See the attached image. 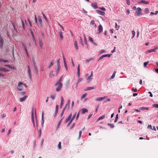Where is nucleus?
<instances>
[{"instance_id": "nucleus-64", "label": "nucleus", "mask_w": 158, "mask_h": 158, "mask_svg": "<svg viewBox=\"0 0 158 158\" xmlns=\"http://www.w3.org/2000/svg\"><path fill=\"white\" fill-rule=\"evenodd\" d=\"M19 88H18V89L19 91H22L23 89V88L22 86H19Z\"/></svg>"}, {"instance_id": "nucleus-28", "label": "nucleus", "mask_w": 158, "mask_h": 158, "mask_svg": "<svg viewBox=\"0 0 158 158\" xmlns=\"http://www.w3.org/2000/svg\"><path fill=\"white\" fill-rule=\"evenodd\" d=\"M53 72L52 71H50L49 73V76L51 77H52L54 76V74L53 73Z\"/></svg>"}, {"instance_id": "nucleus-8", "label": "nucleus", "mask_w": 158, "mask_h": 158, "mask_svg": "<svg viewBox=\"0 0 158 158\" xmlns=\"http://www.w3.org/2000/svg\"><path fill=\"white\" fill-rule=\"evenodd\" d=\"M31 120L32 121V123H33L34 126L35 127V121L34 119V113L33 111H32L31 113Z\"/></svg>"}, {"instance_id": "nucleus-15", "label": "nucleus", "mask_w": 158, "mask_h": 158, "mask_svg": "<svg viewBox=\"0 0 158 158\" xmlns=\"http://www.w3.org/2000/svg\"><path fill=\"white\" fill-rule=\"evenodd\" d=\"M27 97V95L23 97L22 98H20V101L21 102H23L26 100V99Z\"/></svg>"}, {"instance_id": "nucleus-45", "label": "nucleus", "mask_w": 158, "mask_h": 158, "mask_svg": "<svg viewBox=\"0 0 158 158\" xmlns=\"http://www.w3.org/2000/svg\"><path fill=\"white\" fill-rule=\"evenodd\" d=\"M31 34H32V37H33V41L34 42H35V43L36 44V41H35V36H34V35H33V32H31Z\"/></svg>"}, {"instance_id": "nucleus-13", "label": "nucleus", "mask_w": 158, "mask_h": 158, "mask_svg": "<svg viewBox=\"0 0 158 158\" xmlns=\"http://www.w3.org/2000/svg\"><path fill=\"white\" fill-rule=\"evenodd\" d=\"M77 76L78 77H79L80 76V64H79L78 65L77 68Z\"/></svg>"}, {"instance_id": "nucleus-39", "label": "nucleus", "mask_w": 158, "mask_h": 158, "mask_svg": "<svg viewBox=\"0 0 158 158\" xmlns=\"http://www.w3.org/2000/svg\"><path fill=\"white\" fill-rule=\"evenodd\" d=\"M107 125L110 126V128H113L114 127V125L111 123H108Z\"/></svg>"}, {"instance_id": "nucleus-5", "label": "nucleus", "mask_w": 158, "mask_h": 158, "mask_svg": "<svg viewBox=\"0 0 158 158\" xmlns=\"http://www.w3.org/2000/svg\"><path fill=\"white\" fill-rule=\"evenodd\" d=\"M103 28L102 26L100 24L98 27V33L99 34L100 32H101L103 30Z\"/></svg>"}, {"instance_id": "nucleus-4", "label": "nucleus", "mask_w": 158, "mask_h": 158, "mask_svg": "<svg viewBox=\"0 0 158 158\" xmlns=\"http://www.w3.org/2000/svg\"><path fill=\"white\" fill-rule=\"evenodd\" d=\"M27 69L28 73V74L29 77L30 79H31V74L30 70V66L29 65H28L27 66Z\"/></svg>"}, {"instance_id": "nucleus-57", "label": "nucleus", "mask_w": 158, "mask_h": 158, "mask_svg": "<svg viewBox=\"0 0 158 158\" xmlns=\"http://www.w3.org/2000/svg\"><path fill=\"white\" fill-rule=\"evenodd\" d=\"M89 40L91 42H92L93 41V40L92 38L90 36H89Z\"/></svg>"}, {"instance_id": "nucleus-40", "label": "nucleus", "mask_w": 158, "mask_h": 158, "mask_svg": "<svg viewBox=\"0 0 158 158\" xmlns=\"http://www.w3.org/2000/svg\"><path fill=\"white\" fill-rule=\"evenodd\" d=\"M111 55H112V54H105V55H103V56H104V57H110L111 56Z\"/></svg>"}, {"instance_id": "nucleus-38", "label": "nucleus", "mask_w": 158, "mask_h": 158, "mask_svg": "<svg viewBox=\"0 0 158 158\" xmlns=\"http://www.w3.org/2000/svg\"><path fill=\"white\" fill-rule=\"evenodd\" d=\"M32 62L33 63V64L34 66H36V63L35 62V59H34V58H32Z\"/></svg>"}, {"instance_id": "nucleus-60", "label": "nucleus", "mask_w": 158, "mask_h": 158, "mask_svg": "<svg viewBox=\"0 0 158 158\" xmlns=\"http://www.w3.org/2000/svg\"><path fill=\"white\" fill-rule=\"evenodd\" d=\"M84 41L85 42V44H87V40H86L85 35H84Z\"/></svg>"}, {"instance_id": "nucleus-53", "label": "nucleus", "mask_w": 158, "mask_h": 158, "mask_svg": "<svg viewBox=\"0 0 158 158\" xmlns=\"http://www.w3.org/2000/svg\"><path fill=\"white\" fill-rule=\"evenodd\" d=\"M0 61H3L4 62H8V60H3V59H0Z\"/></svg>"}, {"instance_id": "nucleus-33", "label": "nucleus", "mask_w": 158, "mask_h": 158, "mask_svg": "<svg viewBox=\"0 0 158 158\" xmlns=\"http://www.w3.org/2000/svg\"><path fill=\"white\" fill-rule=\"evenodd\" d=\"M62 76H61L60 78V79H59V80L56 83H62L61 82V81L62 79Z\"/></svg>"}, {"instance_id": "nucleus-63", "label": "nucleus", "mask_w": 158, "mask_h": 158, "mask_svg": "<svg viewBox=\"0 0 158 158\" xmlns=\"http://www.w3.org/2000/svg\"><path fill=\"white\" fill-rule=\"evenodd\" d=\"M90 24L91 25H93L94 24V20H92L90 22Z\"/></svg>"}, {"instance_id": "nucleus-11", "label": "nucleus", "mask_w": 158, "mask_h": 158, "mask_svg": "<svg viewBox=\"0 0 158 158\" xmlns=\"http://www.w3.org/2000/svg\"><path fill=\"white\" fill-rule=\"evenodd\" d=\"M44 112H42V120H41V125L42 127H43L44 126Z\"/></svg>"}, {"instance_id": "nucleus-9", "label": "nucleus", "mask_w": 158, "mask_h": 158, "mask_svg": "<svg viewBox=\"0 0 158 158\" xmlns=\"http://www.w3.org/2000/svg\"><path fill=\"white\" fill-rule=\"evenodd\" d=\"M107 98V97H106V96H104V97H102L98 98H97L96 99V100L97 101H102V100L105 99V98Z\"/></svg>"}, {"instance_id": "nucleus-47", "label": "nucleus", "mask_w": 158, "mask_h": 158, "mask_svg": "<svg viewBox=\"0 0 158 158\" xmlns=\"http://www.w3.org/2000/svg\"><path fill=\"white\" fill-rule=\"evenodd\" d=\"M144 11L146 14H148L149 13V10L148 8H145L144 10Z\"/></svg>"}, {"instance_id": "nucleus-19", "label": "nucleus", "mask_w": 158, "mask_h": 158, "mask_svg": "<svg viewBox=\"0 0 158 158\" xmlns=\"http://www.w3.org/2000/svg\"><path fill=\"white\" fill-rule=\"evenodd\" d=\"M59 35L60 37V39L61 40H62L63 39V35H62V31H59Z\"/></svg>"}, {"instance_id": "nucleus-44", "label": "nucleus", "mask_w": 158, "mask_h": 158, "mask_svg": "<svg viewBox=\"0 0 158 158\" xmlns=\"http://www.w3.org/2000/svg\"><path fill=\"white\" fill-rule=\"evenodd\" d=\"M118 119V114H117L116 115V116L115 117V120L114 121V122L116 123V122H117Z\"/></svg>"}, {"instance_id": "nucleus-51", "label": "nucleus", "mask_w": 158, "mask_h": 158, "mask_svg": "<svg viewBox=\"0 0 158 158\" xmlns=\"http://www.w3.org/2000/svg\"><path fill=\"white\" fill-rule=\"evenodd\" d=\"M87 95V93H85L83 95H82V97H81V99H82L83 98H85V97Z\"/></svg>"}, {"instance_id": "nucleus-48", "label": "nucleus", "mask_w": 158, "mask_h": 158, "mask_svg": "<svg viewBox=\"0 0 158 158\" xmlns=\"http://www.w3.org/2000/svg\"><path fill=\"white\" fill-rule=\"evenodd\" d=\"M106 52V51L105 50H102L100 52V54H102L103 53Z\"/></svg>"}, {"instance_id": "nucleus-55", "label": "nucleus", "mask_w": 158, "mask_h": 158, "mask_svg": "<svg viewBox=\"0 0 158 158\" xmlns=\"http://www.w3.org/2000/svg\"><path fill=\"white\" fill-rule=\"evenodd\" d=\"M149 63V61H148L146 62H145L144 63V66L145 67H146L147 66V65L148 64V63Z\"/></svg>"}, {"instance_id": "nucleus-7", "label": "nucleus", "mask_w": 158, "mask_h": 158, "mask_svg": "<svg viewBox=\"0 0 158 158\" xmlns=\"http://www.w3.org/2000/svg\"><path fill=\"white\" fill-rule=\"evenodd\" d=\"M79 111H80V112L82 114H85V113L87 112L88 110L84 108L81 109V110H80Z\"/></svg>"}, {"instance_id": "nucleus-37", "label": "nucleus", "mask_w": 158, "mask_h": 158, "mask_svg": "<svg viewBox=\"0 0 158 158\" xmlns=\"http://www.w3.org/2000/svg\"><path fill=\"white\" fill-rule=\"evenodd\" d=\"M3 39H1L0 40V45L1 47L3 46Z\"/></svg>"}, {"instance_id": "nucleus-54", "label": "nucleus", "mask_w": 158, "mask_h": 158, "mask_svg": "<svg viewBox=\"0 0 158 158\" xmlns=\"http://www.w3.org/2000/svg\"><path fill=\"white\" fill-rule=\"evenodd\" d=\"M55 97H56L55 95H51L50 96L51 98H52V99H54L55 98Z\"/></svg>"}, {"instance_id": "nucleus-20", "label": "nucleus", "mask_w": 158, "mask_h": 158, "mask_svg": "<svg viewBox=\"0 0 158 158\" xmlns=\"http://www.w3.org/2000/svg\"><path fill=\"white\" fill-rule=\"evenodd\" d=\"M64 103V99L63 97H61V104L60 105V107L61 108L63 106V105Z\"/></svg>"}, {"instance_id": "nucleus-3", "label": "nucleus", "mask_w": 158, "mask_h": 158, "mask_svg": "<svg viewBox=\"0 0 158 158\" xmlns=\"http://www.w3.org/2000/svg\"><path fill=\"white\" fill-rule=\"evenodd\" d=\"M93 72L92 71L90 75L87 78V80L88 81V82H90L91 80L92 79V77L93 76Z\"/></svg>"}, {"instance_id": "nucleus-56", "label": "nucleus", "mask_w": 158, "mask_h": 158, "mask_svg": "<svg viewBox=\"0 0 158 158\" xmlns=\"http://www.w3.org/2000/svg\"><path fill=\"white\" fill-rule=\"evenodd\" d=\"M153 106L154 107H156V108H158V104H153Z\"/></svg>"}, {"instance_id": "nucleus-62", "label": "nucleus", "mask_w": 158, "mask_h": 158, "mask_svg": "<svg viewBox=\"0 0 158 158\" xmlns=\"http://www.w3.org/2000/svg\"><path fill=\"white\" fill-rule=\"evenodd\" d=\"M99 9L104 11H105L106 10V9L104 7H99Z\"/></svg>"}, {"instance_id": "nucleus-34", "label": "nucleus", "mask_w": 158, "mask_h": 158, "mask_svg": "<svg viewBox=\"0 0 158 158\" xmlns=\"http://www.w3.org/2000/svg\"><path fill=\"white\" fill-rule=\"evenodd\" d=\"M155 52V51L154 48H153V49H152L148 50L147 52L148 53H149L151 52Z\"/></svg>"}, {"instance_id": "nucleus-49", "label": "nucleus", "mask_w": 158, "mask_h": 158, "mask_svg": "<svg viewBox=\"0 0 158 158\" xmlns=\"http://www.w3.org/2000/svg\"><path fill=\"white\" fill-rule=\"evenodd\" d=\"M80 42L81 44L82 45H83V40L81 37H80Z\"/></svg>"}, {"instance_id": "nucleus-52", "label": "nucleus", "mask_w": 158, "mask_h": 158, "mask_svg": "<svg viewBox=\"0 0 158 158\" xmlns=\"http://www.w3.org/2000/svg\"><path fill=\"white\" fill-rule=\"evenodd\" d=\"M81 133H82L81 131H80L79 132V136H78V139H80L81 137Z\"/></svg>"}, {"instance_id": "nucleus-36", "label": "nucleus", "mask_w": 158, "mask_h": 158, "mask_svg": "<svg viewBox=\"0 0 158 158\" xmlns=\"http://www.w3.org/2000/svg\"><path fill=\"white\" fill-rule=\"evenodd\" d=\"M115 73H116V72L114 71L112 75V76H111V77H110L111 79H113L115 75Z\"/></svg>"}, {"instance_id": "nucleus-29", "label": "nucleus", "mask_w": 158, "mask_h": 158, "mask_svg": "<svg viewBox=\"0 0 158 158\" xmlns=\"http://www.w3.org/2000/svg\"><path fill=\"white\" fill-rule=\"evenodd\" d=\"M131 34L132 35V36L131 37V39H133L135 36V32L133 30L131 31Z\"/></svg>"}, {"instance_id": "nucleus-22", "label": "nucleus", "mask_w": 158, "mask_h": 158, "mask_svg": "<svg viewBox=\"0 0 158 158\" xmlns=\"http://www.w3.org/2000/svg\"><path fill=\"white\" fill-rule=\"evenodd\" d=\"M4 66L7 67L11 69H15V68H14V67L11 65L7 64V65H5Z\"/></svg>"}, {"instance_id": "nucleus-30", "label": "nucleus", "mask_w": 158, "mask_h": 158, "mask_svg": "<svg viewBox=\"0 0 158 158\" xmlns=\"http://www.w3.org/2000/svg\"><path fill=\"white\" fill-rule=\"evenodd\" d=\"M68 105V104L67 105H66V106L64 107L63 110H62V111L60 114V116L61 117H62L64 113V111L66 110V108L67 107V106Z\"/></svg>"}, {"instance_id": "nucleus-58", "label": "nucleus", "mask_w": 158, "mask_h": 158, "mask_svg": "<svg viewBox=\"0 0 158 158\" xmlns=\"http://www.w3.org/2000/svg\"><path fill=\"white\" fill-rule=\"evenodd\" d=\"M34 68L35 70V71L37 73L38 72V71L37 67V66H34Z\"/></svg>"}, {"instance_id": "nucleus-16", "label": "nucleus", "mask_w": 158, "mask_h": 158, "mask_svg": "<svg viewBox=\"0 0 158 158\" xmlns=\"http://www.w3.org/2000/svg\"><path fill=\"white\" fill-rule=\"evenodd\" d=\"M91 6L94 9L98 8V6L97 3H91Z\"/></svg>"}, {"instance_id": "nucleus-12", "label": "nucleus", "mask_w": 158, "mask_h": 158, "mask_svg": "<svg viewBox=\"0 0 158 158\" xmlns=\"http://www.w3.org/2000/svg\"><path fill=\"white\" fill-rule=\"evenodd\" d=\"M22 45H23V47L24 48V49L25 50V52H26L27 55L28 56V54L27 51V49L25 45L24 44V43L23 42H22Z\"/></svg>"}, {"instance_id": "nucleus-32", "label": "nucleus", "mask_w": 158, "mask_h": 158, "mask_svg": "<svg viewBox=\"0 0 158 158\" xmlns=\"http://www.w3.org/2000/svg\"><path fill=\"white\" fill-rule=\"evenodd\" d=\"M56 65L57 66H60V59H59L57 61Z\"/></svg>"}, {"instance_id": "nucleus-23", "label": "nucleus", "mask_w": 158, "mask_h": 158, "mask_svg": "<svg viewBox=\"0 0 158 158\" xmlns=\"http://www.w3.org/2000/svg\"><path fill=\"white\" fill-rule=\"evenodd\" d=\"M96 88L95 87H88L86 88V89H85V90H89L92 89H94Z\"/></svg>"}, {"instance_id": "nucleus-41", "label": "nucleus", "mask_w": 158, "mask_h": 158, "mask_svg": "<svg viewBox=\"0 0 158 158\" xmlns=\"http://www.w3.org/2000/svg\"><path fill=\"white\" fill-rule=\"evenodd\" d=\"M120 26L117 25V23H115V28L117 30H118Z\"/></svg>"}, {"instance_id": "nucleus-46", "label": "nucleus", "mask_w": 158, "mask_h": 158, "mask_svg": "<svg viewBox=\"0 0 158 158\" xmlns=\"http://www.w3.org/2000/svg\"><path fill=\"white\" fill-rule=\"evenodd\" d=\"M62 119L58 123V126H57V128H58L60 126V125L62 122Z\"/></svg>"}, {"instance_id": "nucleus-17", "label": "nucleus", "mask_w": 158, "mask_h": 158, "mask_svg": "<svg viewBox=\"0 0 158 158\" xmlns=\"http://www.w3.org/2000/svg\"><path fill=\"white\" fill-rule=\"evenodd\" d=\"M38 22L40 25H42V19L40 16H39L38 17Z\"/></svg>"}, {"instance_id": "nucleus-42", "label": "nucleus", "mask_w": 158, "mask_h": 158, "mask_svg": "<svg viewBox=\"0 0 158 158\" xmlns=\"http://www.w3.org/2000/svg\"><path fill=\"white\" fill-rule=\"evenodd\" d=\"M82 79L81 78H79V79H78V82H77V84H76V87H77V84H78L79 82H80L81 81H82Z\"/></svg>"}, {"instance_id": "nucleus-1", "label": "nucleus", "mask_w": 158, "mask_h": 158, "mask_svg": "<svg viewBox=\"0 0 158 158\" xmlns=\"http://www.w3.org/2000/svg\"><path fill=\"white\" fill-rule=\"evenodd\" d=\"M55 85L56 86H58L56 89V91L57 92H59L60 91L62 87V83H56Z\"/></svg>"}, {"instance_id": "nucleus-24", "label": "nucleus", "mask_w": 158, "mask_h": 158, "mask_svg": "<svg viewBox=\"0 0 158 158\" xmlns=\"http://www.w3.org/2000/svg\"><path fill=\"white\" fill-rule=\"evenodd\" d=\"M105 115H103L99 117L97 120V121L98 122L99 121L104 118L105 117Z\"/></svg>"}, {"instance_id": "nucleus-31", "label": "nucleus", "mask_w": 158, "mask_h": 158, "mask_svg": "<svg viewBox=\"0 0 158 158\" xmlns=\"http://www.w3.org/2000/svg\"><path fill=\"white\" fill-rule=\"evenodd\" d=\"M141 2L142 3L145 4H148L149 3V2H147L144 0H142L141 1Z\"/></svg>"}, {"instance_id": "nucleus-18", "label": "nucleus", "mask_w": 158, "mask_h": 158, "mask_svg": "<svg viewBox=\"0 0 158 158\" xmlns=\"http://www.w3.org/2000/svg\"><path fill=\"white\" fill-rule=\"evenodd\" d=\"M74 46L75 48L77 50H78V44L76 41H74Z\"/></svg>"}, {"instance_id": "nucleus-25", "label": "nucleus", "mask_w": 158, "mask_h": 158, "mask_svg": "<svg viewBox=\"0 0 158 158\" xmlns=\"http://www.w3.org/2000/svg\"><path fill=\"white\" fill-rule=\"evenodd\" d=\"M54 60H52L50 64L49 65V66H48V68H51V67L54 64Z\"/></svg>"}, {"instance_id": "nucleus-10", "label": "nucleus", "mask_w": 158, "mask_h": 158, "mask_svg": "<svg viewBox=\"0 0 158 158\" xmlns=\"http://www.w3.org/2000/svg\"><path fill=\"white\" fill-rule=\"evenodd\" d=\"M96 12L100 15H105V13L104 12L100 10H96Z\"/></svg>"}, {"instance_id": "nucleus-50", "label": "nucleus", "mask_w": 158, "mask_h": 158, "mask_svg": "<svg viewBox=\"0 0 158 158\" xmlns=\"http://www.w3.org/2000/svg\"><path fill=\"white\" fill-rule=\"evenodd\" d=\"M77 114V112H76L75 113V114H74L73 115V116H72V117L71 119H72L73 120L75 118L76 115Z\"/></svg>"}, {"instance_id": "nucleus-43", "label": "nucleus", "mask_w": 158, "mask_h": 158, "mask_svg": "<svg viewBox=\"0 0 158 158\" xmlns=\"http://www.w3.org/2000/svg\"><path fill=\"white\" fill-rule=\"evenodd\" d=\"M62 56H63V60H64V64H67V63L66 62V60H65V59L64 55V53H62Z\"/></svg>"}, {"instance_id": "nucleus-35", "label": "nucleus", "mask_w": 158, "mask_h": 158, "mask_svg": "<svg viewBox=\"0 0 158 158\" xmlns=\"http://www.w3.org/2000/svg\"><path fill=\"white\" fill-rule=\"evenodd\" d=\"M139 109L143 110H148L149 109V108L147 107H142L140 108Z\"/></svg>"}, {"instance_id": "nucleus-14", "label": "nucleus", "mask_w": 158, "mask_h": 158, "mask_svg": "<svg viewBox=\"0 0 158 158\" xmlns=\"http://www.w3.org/2000/svg\"><path fill=\"white\" fill-rule=\"evenodd\" d=\"M60 69V66H57V68L56 69V75H57L59 73Z\"/></svg>"}, {"instance_id": "nucleus-26", "label": "nucleus", "mask_w": 158, "mask_h": 158, "mask_svg": "<svg viewBox=\"0 0 158 158\" xmlns=\"http://www.w3.org/2000/svg\"><path fill=\"white\" fill-rule=\"evenodd\" d=\"M39 44H40V46L41 48V49H42V48H43V43H42V40H41L39 39Z\"/></svg>"}, {"instance_id": "nucleus-59", "label": "nucleus", "mask_w": 158, "mask_h": 158, "mask_svg": "<svg viewBox=\"0 0 158 158\" xmlns=\"http://www.w3.org/2000/svg\"><path fill=\"white\" fill-rule=\"evenodd\" d=\"M42 14L43 15L44 18V19H45V20L47 21V19L46 16V15L44 14L43 13H42Z\"/></svg>"}, {"instance_id": "nucleus-61", "label": "nucleus", "mask_w": 158, "mask_h": 158, "mask_svg": "<svg viewBox=\"0 0 158 158\" xmlns=\"http://www.w3.org/2000/svg\"><path fill=\"white\" fill-rule=\"evenodd\" d=\"M61 142H59L58 144V148L59 149H60L61 148Z\"/></svg>"}, {"instance_id": "nucleus-27", "label": "nucleus", "mask_w": 158, "mask_h": 158, "mask_svg": "<svg viewBox=\"0 0 158 158\" xmlns=\"http://www.w3.org/2000/svg\"><path fill=\"white\" fill-rule=\"evenodd\" d=\"M94 60V59L93 58H91L89 59L86 60H85V62L86 63L89 62L90 61H92Z\"/></svg>"}, {"instance_id": "nucleus-2", "label": "nucleus", "mask_w": 158, "mask_h": 158, "mask_svg": "<svg viewBox=\"0 0 158 158\" xmlns=\"http://www.w3.org/2000/svg\"><path fill=\"white\" fill-rule=\"evenodd\" d=\"M142 14V10L140 7L137 8L136 11L135 13V15H136L139 16Z\"/></svg>"}, {"instance_id": "nucleus-21", "label": "nucleus", "mask_w": 158, "mask_h": 158, "mask_svg": "<svg viewBox=\"0 0 158 158\" xmlns=\"http://www.w3.org/2000/svg\"><path fill=\"white\" fill-rule=\"evenodd\" d=\"M70 104V100H69L68 101V103L66 104V105L65 106H66L68 104V105H67V107L66 108V109H67L68 110L69 109V108Z\"/></svg>"}, {"instance_id": "nucleus-6", "label": "nucleus", "mask_w": 158, "mask_h": 158, "mask_svg": "<svg viewBox=\"0 0 158 158\" xmlns=\"http://www.w3.org/2000/svg\"><path fill=\"white\" fill-rule=\"evenodd\" d=\"M72 114L71 113L69 116L67 118L65 121V123H67L69 121H70L72 118Z\"/></svg>"}]
</instances>
